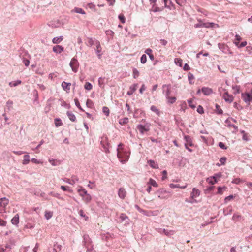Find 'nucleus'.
I'll use <instances>...</instances> for the list:
<instances>
[{
	"instance_id": "obj_28",
	"label": "nucleus",
	"mask_w": 252,
	"mask_h": 252,
	"mask_svg": "<svg viewBox=\"0 0 252 252\" xmlns=\"http://www.w3.org/2000/svg\"><path fill=\"white\" fill-rule=\"evenodd\" d=\"M242 218V216L239 214H234L232 217V219L235 221H240Z\"/></svg>"
},
{
	"instance_id": "obj_53",
	"label": "nucleus",
	"mask_w": 252,
	"mask_h": 252,
	"mask_svg": "<svg viewBox=\"0 0 252 252\" xmlns=\"http://www.w3.org/2000/svg\"><path fill=\"white\" fill-rule=\"evenodd\" d=\"M188 102L189 103V106L191 108H194L195 107V106L192 104V99H188Z\"/></svg>"
},
{
	"instance_id": "obj_59",
	"label": "nucleus",
	"mask_w": 252,
	"mask_h": 252,
	"mask_svg": "<svg viewBox=\"0 0 252 252\" xmlns=\"http://www.w3.org/2000/svg\"><path fill=\"white\" fill-rule=\"evenodd\" d=\"M6 221L0 218V225L5 226L6 225Z\"/></svg>"
},
{
	"instance_id": "obj_50",
	"label": "nucleus",
	"mask_w": 252,
	"mask_h": 252,
	"mask_svg": "<svg viewBox=\"0 0 252 252\" xmlns=\"http://www.w3.org/2000/svg\"><path fill=\"white\" fill-rule=\"evenodd\" d=\"M197 111L198 113H199V114H203L204 113V109H203V108L199 105L198 107H197Z\"/></svg>"
},
{
	"instance_id": "obj_32",
	"label": "nucleus",
	"mask_w": 252,
	"mask_h": 252,
	"mask_svg": "<svg viewBox=\"0 0 252 252\" xmlns=\"http://www.w3.org/2000/svg\"><path fill=\"white\" fill-rule=\"evenodd\" d=\"M188 79L189 81V82L190 84H193L194 83V77L193 75L190 72H189L188 73Z\"/></svg>"
},
{
	"instance_id": "obj_44",
	"label": "nucleus",
	"mask_w": 252,
	"mask_h": 252,
	"mask_svg": "<svg viewBox=\"0 0 252 252\" xmlns=\"http://www.w3.org/2000/svg\"><path fill=\"white\" fill-rule=\"evenodd\" d=\"M140 61H141V63L143 64L146 63L147 57H146V55L144 54L141 56V59H140Z\"/></svg>"
},
{
	"instance_id": "obj_38",
	"label": "nucleus",
	"mask_w": 252,
	"mask_h": 252,
	"mask_svg": "<svg viewBox=\"0 0 252 252\" xmlns=\"http://www.w3.org/2000/svg\"><path fill=\"white\" fill-rule=\"evenodd\" d=\"M128 122V119L127 118H124L120 120L119 123L121 125H125V124L127 123Z\"/></svg>"
},
{
	"instance_id": "obj_6",
	"label": "nucleus",
	"mask_w": 252,
	"mask_h": 252,
	"mask_svg": "<svg viewBox=\"0 0 252 252\" xmlns=\"http://www.w3.org/2000/svg\"><path fill=\"white\" fill-rule=\"evenodd\" d=\"M222 97L225 100V101L228 103H231L233 101V96L229 94L227 92H225L222 95Z\"/></svg>"
},
{
	"instance_id": "obj_3",
	"label": "nucleus",
	"mask_w": 252,
	"mask_h": 252,
	"mask_svg": "<svg viewBox=\"0 0 252 252\" xmlns=\"http://www.w3.org/2000/svg\"><path fill=\"white\" fill-rule=\"evenodd\" d=\"M70 66L71 67L72 71L74 72H76L79 66V63L77 60L75 58H73L70 63Z\"/></svg>"
},
{
	"instance_id": "obj_37",
	"label": "nucleus",
	"mask_w": 252,
	"mask_h": 252,
	"mask_svg": "<svg viewBox=\"0 0 252 252\" xmlns=\"http://www.w3.org/2000/svg\"><path fill=\"white\" fill-rule=\"evenodd\" d=\"M102 111H103V113L105 114V115L106 116H109L110 111H109V109L107 107H106V106L103 107V109H102Z\"/></svg>"
},
{
	"instance_id": "obj_18",
	"label": "nucleus",
	"mask_w": 252,
	"mask_h": 252,
	"mask_svg": "<svg viewBox=\"0 0 252 252\" xmlns=\"http://www.w3.org/2000/svg\"><path fill=\"white\" fill-rule=\"evenodd\" d=\"M96 53L97 54L98 58H101L100 52L101 51L102 48H101V47L99 42H98V41L96 42Z\"/></svg>"
},
{
	"instance_id": "obj_5",
	"label": "nucleus",
	"mask_w": 252,
	"mask_h": 252,
	"mask_svg": "<svg viewBox=\"0 0 252 252\" xmlns=\"http://www.w3.org/2000/svg\"><path fill=\"white\" fill-rule=\"evenodd\" d=\"M137 128L141 134H143L145 132L148 131L150 129L149 125L148 124L144 126L139 125L137 126Z\"/></svg>"
},
{
	"instance_id": "obj_57",
	"label": "nucleus",
	"mask_w": 252,
	"mask_h": 252,
	"mask_svg": "<svg viewBox=\"0 0 252 252\" xmlns=\"http://www.w3.org/2000/svg\"><path fill=\"white\" fill-rule=\"evenodd\" d=\"M31 161H32V162L33 163H35V164L42 163V162H41L40 160H38V159H37L36 158H32Z\"/></svg>"
},
{
	"instance_id": "obj_11",
	"label": "nucleus",
	"mask_w": 252,
	"mask_h": 252,
	"mask_svg": "<svg viewBox=\"0 0 252 252\" xmlns=\"http://www.w3.org/2000/svg\"><path fill=\"white\" fill-rule=\"evenodd\" d=\"M77 191L79 193V195L82 197V198L88 194L87 190L81 186L79 187Z\"/></svg>"
},
{
	"instance_id": "obj_41",
	"label": "nucleus",
	"mask_w": 252,
	"mask_h": 252,
	"mask_svg": "<svg viewBox=\"0 0 252 252\" xmlns=\"http://www.w3.org/2000/svg\"><path fill=\"white\" fill-rule=\"evenodd\" d=\"M84 88L87 90H91L92 89V85L89 82H86L84 85Z\"/></svg>"
},
{
	"instance_id": "obj_48",
	"label": "nucleus",
	"mask_w": 252,
	"mask_h": 252,
	"mask_svg": "<svg viewBox=\"0 0 252 252\" xmlns=\"http://www.w3.org/2000/svg\"><path fill=\"white\" fill-rule=\"evenodd\" d=\"M241 133L243 134V139L245 141L248 140V137L247 136V134L245 133V132L244 130H242L241 131Z\"/></svg>"
},
{
	"instance_id": "obj_14",
	"label": "nucleus",
	"mask_w": 252,
	"mask_h": 252,
	"mask_svg": "<svg viewBox=\"0 0 252 252\" xmlns=\"http://www.w3.org/2000/svg\"><path fill=\"white\" fill-rule=\"evenodd\" d=\"M70 86H71V83H67L66 82L63 81L62 83V87L63 88V89L65 91H66L67 92H69L70 89Z\"/></svg>"
},
{
	"instance_id": "obj_22",
	"label": "nucleus",
	"mask_w": 252,
	"mask_h": 252,
	"mask_svg": "<svg viewBox=\"0 0 252 252\" xmlns=\"http://www.w3.org/2000/svg\"><path fill=\"white\" fill-rule=\"evenodd\" d=\"M148 163L149 164L150 166L154 169H158V164L154 160H150L148 161Z\"/></svg>"
},
{
	"instance_id": "obj_42",
	"label": "nucleus",
	"mask_w": 252,
	"mask_h": 252,
	"mask_svg": "<svg viewBox=\"0 0 252 252\" xmlns=\"http://www.w3.org/2000/svg\"><path fill=\"white\" fill-rule=\"evenodd\" d=\"M139 75V72L137 69L134 68L133 69V76L134 78L138 77Z\"/></svg>"
},
{
	"instance_id": "obj_13",
	"label": "nucleus",
	"mask_w": 252,
	"mask_h": 252,
	"mask_svg": "<svg viewBox=\"0 0 252 252\" xmlns=\"http://www.w3.org/2000/svg\"><path fill=\"white\" fill-rule=\"evenodd\" d=\"M53 51L56 53L60 54L63 51V47L61 45H56L53 47Z\"/></svg>"
},
{
	"instance_id": "obj_31",
	"label": "nucleus",
	"mask_w": 252,
	"mask_h": 252,
	"mask_svg": "<svg viewBox=\"0 0 252 252\" xmlns=\"http://www.w3.org/2000/svg\"><path fill=\"white\" fill-rule=\"evenodd\" d=\"M53 213L52 211H46L45 212V217L47 220H49L53 216Z\"/></svg>"
},
{
	"instance_id": "obj_17",
	"label": "nucleus",
	"mask_w": 252,
	"mask_h": 252,
	"mask_svg": "<svg viewBox=\"0 0 252 252\" xmlns=\"http://www.w3.org/2000/svg\"><path fill=\"white\" fill-rule=\"evenodd\" d=\"M11 223L14 225H17L19 222V216L16 214L11 220Z\"/></svg>"
},
{
	"instance_id": "obj_64",
	"label": "nucleus",
	"mask_w": 252,
	"mask_h": 252,
	"mask_svg": "<svg viewBox=\"0 0 252 252\" xmlns=\"http://www.w3.org/2000/svg\"><path fill=\"white\" fill-rule=\"evenodd\" d=\"M152 50L150 48L147 49L145 51V53L148 55L152 54Z\"/></svg>"
},
{
	"instance_id": "obj_34",
	"label": "nucleus",
	"mask_w": 252,
	"mask_h": 252,
	"mask_svg": "<svg viewBox=\"0 0 252 252\" xmlns=\"http://www.w3.org/2000/svg\"><path fill=\"white\" fill-rule=\"evenodd\" d=\"M78 181V179L77 178H72L71 179H67L65 181L71 185H74L76 182Z\"/></svg>"
},
{
	"instance_id": "obj_47",
	"label": "nucleus",
	"mask_w": 252,
	"mask_h": 252,
	"mask_svg": "<svg viewBox=\"0 0 252 252\" xmlns=\"http://www.w3.org/2000/svg\"><path fill=\"white\" fill-rule=\"evenodd\" d=\"M151 10L154 12L161 11V10L159 7L155 6V5H153Z\"/></svg>"
},
{
	"instance_id": "obj_24",
	"label": "nucleus",
	"mask_w": 252,
	"mask_h": 252,
	"mask_svg": "<svg viewBox=\"0 0 252 252\" xmlns=\"http://www.w3.org/2000/svg\"><path fill=\"white\" fill-rule=\"evenodd\" d=\"M206 181L210 184L214 185L217 182V180L215 179L212 176L206 179Z\"/></svg>"
},
{
	"instance_id": "obj_40",
	"label": "nucleus",
	"mask_w": 252,
	"mask_h": 252,
	"mask_svg": "<svg viewBox=\"0 0 252 252\" xmlns=\"http://www.w3.org/2000/svg\"><path fill=\"white\" fill-rule=\"evenodd\" d=\"M21 83V81L20 80H17L16 82H10L9 83V85L11 87H13V86L15 87L17 85L20 84Z\"/></svg>"
},
{
	"instance_id": "obj_45",
	"label": "nucleus",
	"mask_w": 252,
	"mask_h": 252,
	"mask_svg": "<svg viewBox=\"0 0 252 252\" xmlns=\"http://www.w3.org/2000/svg\"><path fill=\"white\" fill-rule=\"evenodd\" d=\"M74 101H75V105H76V106L81 111H83V109L82 108V107H81L80 106V103L78 100V99L77 98H75L74 99Z\"/></svg>"
},
{
	"instance_id": "obj_4",
	"label": "nucleus",
	"mask_w": 252,
	"mask_h": 252,
	"mask_svg": "<svg viewBox=\"0 0 252 252\" xmlns=\"http://www.w3.org/2000/svg\"><path fill=\"white\" fill-rule=\"evenodd\" d=\"M156 193L158 194V197L160 199H166L168 197L166 195L167 194V191L163 189H159Z\"/></svg>"
},
{
	"instance_id": "obj_7",
	"label": "nucleus",
	"mask_w": 252,
	"mask_h": 252,
	"mask_svg": "<svg viewBox=\"0 0 252 252\" xmlns=\"http://www.w3.org/2000/svg\"><path fill=\"white\" fill-rule=\"evenodd\" d=\"M200 191L196 189V188H194L192 189V191L190 194V197L192 199L198 197L200 195Z\"/></svg>"
},
{
	"instance_id": "obj_61",
	"label": "nucleus",
	"mask_w": 252,
	"mask_h": 252,
	"mask_svg": "<svg viewBox=\"0 0 252 252\" xmlns=\"http://www.w3.org/2000/svg\"><path fill=\"white\" fill-rule=\"evenodd\" d=\"M230 127L232 128V132H234V133L236 132L237 131V130H238L237 126H235L234 125L230 126Z\"/></svg>"
},
{
	"instance_id": "obj_54",
	"label": "nucleus",
	"mask_w": 252,
	"mask_h": 252,
	"mask_svg": "<svg viewBox=\"0 0 252 252\" xmlns=\"http://www.w3.org/2000/svg\"><path fill=\"white\" fill-rule=\"evenodd\" d=\"M86 105L90 108H91L93 105V102L90 99H87L86 101Z\"/></svg>"
},
{
	"instance_id": "obj_16",
	"label": "nucleus",
	"mask_w": 252,
	"mask_h": 252,
	"mask_svg": "<svg viewBox=\"0 0 252 252\" xmlns=\"http://www.w3.org/2000/svg\"><path fill=\"white\" fill-rule=\"evenodd\" d=\"M9 203V200L6 197L1 198L0 200V204L1 207L5 208Z\"/></svg>"
},
{
	"instance_id": "obj_56",
	"label": "nucleus",
	"mask_w": 252,
	"mask_h": 252,
	"mask_svg": "<svg viewBox=\"0 0 252 252\" xmlns=\"http://www.w3.org/2000/svg\"><path fill=\"white\" fill-rule=\"evenodd\" d=\"M57 72L50 73L49 74V78L51 79V80H53V78L54 77H57Z\"/></svg>"
},
{
	"instance_id": "obj_1",
	"label": "nucleus",
	"mask_w": 252,
	"mask_h": 252,
	"mask_svg": "<svg viewBox=\"0 0 252 252\" xmlns=\"http://www.w3.org/2000/svg\"><path fill=\"white\" fill-rule=\"evenodd\" d=\"M123 144L120 143L119 144L117 148V157L120 162L122 163H125L128 161L130 155V152L126 151L123 147Z\"/></svg>"
},
{
	"instance_id": "obj_36",
	"label": "nucleus",
	"mask_w": 252,
	"mask_h": 252,
	"mask_svg": "<svg viewBox=\"0 0 252 252\" xmlns=\"http://www.w3.org/2000/svg\"><path fill=\"white\" fill-rule=\"evenodd\" d=\"M55 124L56 127H59L63 125L61 119L56 118L55 119Z\"/></svg>"
},
{
	"instance_id": "obj_29",
	"label": "nucleus",
	"mask_w": 252,
	"mask_h": 252,
	"mask_svg": "<svg viewBox=\"0 0 252 252\" xmlns=\"http://www.w3.org/2000/svg\"><path fill=\"white\" fill-rule=\"evenodd\" d=\"M147 184L150 185V186H152L155 187H158V183L156 182V181L155 180H154V179H153L152 178H150L149 180V181Z\"/></svg>"
},
{
	"instance_id": "obj_51",
	"label": "nucleus",
	"mask_w": 252,
	"mask_h": 252,
	"mask_svg": "<svg viewBox=\"0 0 252 252\" xmlns=\"http://www.w3.org/2000/svg\"><path fill=\"white\" fill-rule=\"evenodd\" d=\"M219 146L221 149H224V150L227 149V146H226L225 145V144H224L223 143L221 142H219Z\"/></svg>"
},
{
	"instance_id": "obj_33",
	"label": "nucleus",
	"mask_w": 252,
	"mask_h": 252,
	"mask_svg": "<svg viewBox=\"0 0 252 252\" xmlns=\"http://www.w3.org/2000/svg\"><path fill=\"white\" fill-rule=\"evenodd\" d=\"M82 199L85 202L88 203L91 201L92 197L89 194H87Z\"/></svg>"
},
{
	"instance_id": "obj_27",
	"label": "nucleus",
	"mask_w": 252,
	"mask_h": 252,
	"mask_svg": "<svg viewBox=\"0 0 252 252\" xmlns=\"http://www.w3.org/2000/svg\"><path fill=\"white\" fill-rule=\"evenodd\" d=\"M227 188L225 186H224L223 187H219L218 188V191L217 192V194H222L224 191L226 190Z\"/></svg>"
},
{
	"instance_id": "obj_35",
	"label": "nucleus",
	"mask_w": 252,
	"mask_h": 252,
	"mask_svg": "<svg viewBox=\"0 0 252 252\" xmlns=\"http://www.w3.org/2000/svg\"><path fill=\"white\" fill-rule=\"evenodd\" d=\"M151 110L153 112H154L155 113H156V114H157L158 115H159V114H160V111L156 106H155L154 105H152L151 107Z\"/></svg>"
},
{
	"instance_id": "obj_2",
	"label": "nucleus",
	"mask_w": 252,
	"mask_h": 252,
	"mask_svg": "<svg viewBox=\"0 0 252 252\" xmlns=\"http://www.w3.org/2000/svg\"><path fill=\"white\" fill-rule=\"evenodd\" d=\"M242 40V38L241 36L236 34L235 36V38L233 41L234 44L239 48L244 47L247 45V41H243L240 43V41Z\"/></svg>"
},
{
	"instance_id": "obj_52",
	"label": "nucleus",
	"mask_w": 252,
	"mask_h": 252,
	"mask_svg": "<svg viewBox=\"0 0 252 252\" xmlns=\"http://www.w3.org/2000/svg\"><path fill=\"white\" fill-rule=\"evenodd\" d=\"M216 111H217L219 114L222 113V110L221 109L220 106L219 105H216Z\"/></svg>"
},
{
	"instance_id": "obj_12",
	"label": "nucleus",
	"mask_w": 252,
	"mask_h": 252,
	"mask_svg": "<svg viewBox=\"0 0 252 252\" xmlns=\"http://www.w3.org/2000/svg\"><path fill=\"white\" fill-rule=\"evenodd\" d=\"M185 139L186 143H185L186 148H188V146H193V144L191 138L189 136H185Z\"/></svg>"
},
{
	"instance_id": "obj_43",
	"label": "nucleus",
	"mask_w": 252,
	"mask_h": 252,
	"mask_svg": "<svg viewBox=\"0 0 252 252\" xmlns=\"http://www.w3.org/2000/svg\"><path fill=\"white\" fill-rule=\"evenodd\" d=\"M164 233L166 235H172L175 233V232L173 230L168 231L167 230L164 229Z\"/></svg>"
},
{
	"instance_id": "obj_8",
	"label": "nucleus",
	"mask_w": 252,
	"mask_h": 252,
	"mask_svg": "<svg viewBox=\"0 0 252 252\" xmlns=\"http://www.w3.org/2000/svg\"><path fill=\"white\" fill-rule=\"evenodd\" d=\"M118 194L120 198L124 199L126 195V191L124 188H121L119 189Z\"/></svg>"
},
{
	"instance_id": "obj_62",
	"label": "nucleus",
	"mask_w": 252,
	"mask_h": 252,
	"mask_svg": "<svg viewBox=\"0 0 252 252\" xmlns=\"http://www.w3.org/2000/svg\"><path fill=\"white\" fill-rule=\"evenodd\" d=\"M226 158L224 157L221 158L220 160V161L221 162V164H222V165H224L225 164V163L226 162Z\"/></svg>"
},
{
	"instance_id": "obj_60",
	"label": "nucleus",
	"mask_w": 252,
	"mask_h": 252,
	"mask_svg": "<svg viewBox=\"0 0 252 252\" xmlns=\"http://www.w3.org/2000/svg\"><path fill=\"white\" fill-rule=\"evenodd\" d=\"M79 213L81 216L84 217L86 220L88 219V217L86 216L84 211L82 210H80Z\"/></svg>"
},
{
	"instance_id": "obj_21",
	"label": "nucleus",
	"mask_w": 252,
	"mask_h": 252,
	"mask_svg": "<svg viewBox=\"0 0 252 252\" xmlns=\"http://www.w3.org/2000/svg\"><path fill=\"white\" fill-rule=\"evenodd\" d=\"M24 159L22 161V164L24 165H27L30 162V156L29 155H25L23 156Z\"/></svg>"
},
{
	"instance_id": "obj_19",
	"label": "nucleus",
	"mask_w": 252,
	"mask_h": 252,
	"mask_svg": "<svg viewBox=\"0 0 252 252\" xmlns=\"http://www.w3.org/2000/svg\"><path fill=\"white\" fill-rule=\"evenodd\" d=\"M202 92L205 95H209L212 93V90L207 87H203L202 88Z\"/></svg>"
},
{
	"instance_id": "obj_26",
	"label": "nucleus",
	"mask_w": 252,
	"mask_h": 252,
	"mask_svg": "<svg viewBox=\"0 0 252 252\" xmlns=\"http://www.w3.org/2000/svg\"><path fill=\"white\" fill-rule=\"evenodd\" d=\"M63 40V36H61L59 37H55L53 39L52 42L54 44L60 43Z\"/></svg>"
},
{
	"instance_id": "obj_10",
	"label": "nucleus",
	"mask_w": 252,
	"mask_h": 252,
	"mask_svg": "<svg viewBox=\"0 0 252 252\" xmlns=\"http://www.w3.org/2000/svg\"><path fill=\"white\" fill-rule=\"evenodd\" d=\"M214 25V23H199L198 24H196L195 25L194 27L195 28H199V27H206L208 28L210 27H213Z\"/></svg>"
},
{
	"instance_id": "obj_30",
	"label": "nucleus",
	"mask_w": 252,
	"mask_h": 252,
	"mask_svg": "<svg viewBox=\"0 0 252 252\" xmlns=\"http://www.w3.org/2000/svg\"><path fill=\"white\" fill-rule=\"evenodd\" d=\"M166 98L167 99L168 103H169V104H173L176 100V98L175 96H169V97H166Z\"/></svg>"
},
{
	"instance_id": "obj_63",
	"label": "nucleus",
	"mask_w": 252,
	"mask_h": 252,
	"mask_svg": "<svg viewBox=\"0 0 252 252\" xmlns=\"http://www.w3.org/2000/svg\"><path fill=\"white\" fill-rule=\"evenodd\" d=\"M221 174L219 173L214 174V175L212 177H214L216 180H217L218 178L221 177Z\"/></svg>"
},
{
	"instance_id": "obj_23",
	"label": "nucleus",
	"mask_w": 252,
	"mask_h": 252,
	"mask_svg": "<svg viewBox=\"0 0 252 252\" xmlns=\"http://www.w3.org/2000/svg\"><path fill=\"white\" fill-rule=\"evenodd\" d=\"M171 188H181V189H185L187 187V184H186L185 185L183 186H180L179 184H170L169 185Z\"/></svg>"
},
{
	"instance_id": "obj_15",
	"label": "nucleus",
	"mask_w": 252,
	"mask_h": 252,
	"mask_svg": "<svg viewBox=\"0 0 252 252\" xmlns=\"http://www.w3.org/2000/svg\"><path fill=\"white\" fill-rule=\"evenodd\" d=\"M138 84H134L130 87V90L128 91L127 93V94L129 95H130L133 94V93L137 89Z\"/></svg>"
},
{
	"instance_id": "obj_20",
	"label": "nucleus",
	"mask_w": 252,
	"mask_h": 252,
	"mask_svg": "<svg viewBox=\"0 0 252 252\" xmlns=\"http://www.w3.org/2000/svg\"><path fill=\"white\" fill-rule=\"evenodd\" d=\"M71 12H75V13H80V14H85V12L84 11V10L81 8H78V7H75L73 9H72L71 10Z\"/></svg>"
},
{
	"instance_id": "obj_55",
	"label": "nucleus",
	"mask_w": 252,
	"mask_h": 252,
	"mask_svg": "<svg viewBox=\"0 0 252 252\" xmlns=\"http://www.w3.org/2000/svg\"><path fill=\"white\" fill-rule=\"evenodd\" d=\"M232 182L236 184H239L242 182V180L240 178H236L234 179Z\"/></svg>"
},
{
	"instance_id": "obj_39",
	"label": "nucleus",
	"mask_w": 252,
	"mask_h": 252,
	"mask_svg": "<svg viewBox=\"0 0 252 252\" xmlns=\"http://www.w3.org/2000/svg\"><path fill=\"white\" fill-rule=\"evenodd\" d=\"M175 63L180 66H182V60L180 58H175L174 60Z\"/></svg>"
},
{
	"instance_id": "obj_9",
	"label": "nucleus",
	"mask_w": 252,
	"mask_h": 252,
	"mask_svg": "<svg viewBox=\"0 0 252 252\" xmlns=\"http://www.w3.org/2000/svg\"><path fill=\"white\" fill-rule=\"evenodd\" d=\"M242 97L244 101L248 104H250V102L252 101L251 97L249 93H243L242 94Z\"/></svg>"
},
{
	"instance_id": "obj_46",
	"label": "nucleus",
	"mask_w": 252,
	"mask_h": 252,
	"mask_svg": "<svg viewBox=\"0 0 252 252\" xmlns=\"http://www.w3.org/2000/svg\"><path fill=\"white\" fill-rule=\"evenodd\" d=\"M119 19H120V20L121 21V22L122 23H125V17L124 16V15L123 14H120L119 15Z\"/></svg>"
},
{
	"instance_id": "obj_49",
	"label": "nucleus",
	"mask_w": 252,
	"mask_h": 252,
	"mask_svg": "<svg viewBox=\"0 0 252 252\" xmlns=\"http://www.w3.org/2000/svg\"><path fill=\"white\" fill-rule=\"evenodd\" d=\"M234 196L232 195H229V196L226 197L224 199L225 203H227L228 201L233 199L234 198Z\"/></svg>"
},
{
	"instance_id": "obj_58",
	"label": "nucleus",
	"mask_w": 252,
	"mask_h": 252,
	"mask_svg": "<svg viewBox=\"0 0 252 252\" xmlns=\"http://www.w3.org/2000/svg\"><path fill=\"white\" fill-rule=\"evenodd\" d=\"M88 45L90 46H92L94 44V41L92 38H88Z\"/></svg>"
},
{
	"instance_id": "obj_25",
	"label": "nucleus",
	"mask_w": 252,
	"mask_h": 252,
	"mask_svg": "<svg viewBox=\"0 0 252 252\" xmlns=\"http://www.w3.org/2000/svg\"><path fill=\"white\" fill-rule=\"evenodd\" d=\"M67 116L69 119L72 122H75L76 121V117L75 115L72 113L71 112L68 111L67 112Z\"/></svg>"
}]
</instances>
